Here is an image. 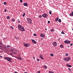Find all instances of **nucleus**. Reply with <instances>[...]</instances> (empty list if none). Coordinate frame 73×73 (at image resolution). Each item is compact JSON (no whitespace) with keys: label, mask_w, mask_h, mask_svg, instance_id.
<instances>
[{"label":"nucleus","mask_w":73,"mask_h":73,"mask_svg":"<svg viewBox=\"0 0 73 73\" xmlns=\"http://www.w3.org/2000/svg\"><path fill=\"white\" fill-rule=\"evenodd\" d=\"M18 27L19 29L22 32H24L25 31V29H24V27L23 26H22L21 25L19 24L18 25Z\"/></svg>","instance_id":"f257e3e1"},{"label":"nucleus","mask_w":73,"mask_h":73,"mask_svg":"<svg viewBox=\"0 0 73 73\" xmlns=\"http://www.w3.org/2000/svg\"><path fill=\"white\" fill-rule=\"evenodd\" d=\"M4 59L7 60L8 61H10V62H12V61H11L12 60V58L11 57L9 58V57H5Z\"/></svg>","instance_id":"f03ea898"},{"label":"nucleus","mask_w":73,"mask_h":73,"mask_svg":"<svg viewBox=\"0 0 73 73\" xmlns=\"http://www.w3.org/2000/svg\"><path fill=\"white\" fill-rule=\"evenodd\" d=\"M27 20L28 23L29 24H32V20L31 19H30V18H27Z\"/></svg>","instance_id":"7ed1b4c3"},{"label":"nucleus","mask_w":73,"mask_h":73,"mask_svg":"<svg viewBox=\"0 0 73 73\" xmlns=\"http://www.w3.org/2000/svg\"><path fill=\"white\" fill-rule=\"evenodd\" d=\"M48 14L45 13L44 14H42V16L44 17V18H46V17H48Z\"/></svg>","instance_id":"20e7f679"},{"label":"nucleus","mask_w":73,"mask_h":73,"mask_svg":"<svg viewBox=\"0 0 73 73\" xmlns=\"http://www.w3.org/2000/svg\"><path fill=\"white\" fill-rule=\"evenodd\" d=\"M70 60V58L68 57L66 58H65L64 60L66 61H69V60Z\"/></svg>","instance_id":"39448f33"},{"label":"nucleus","mask_w":73,"mask_h":73,"mask_svg":"<svg viewBox=\"0 0 73 73\" xmlns=\"http://www.w3.org/2000/svg\"><path fill=\"white\" fill-rule=\"evenodd\" d=\"M52 44L54 46H57V43L56 42H54L52 43Z\"/></svg>","instance_id":"423d86ee"},{"label":"nucleus","mask_w":73,"mask_h":73,"mask_svg":"<svg viewBox=\"0 0 73 73\" xmlns=\"http://www.w3.org/2000/svg\"><path fill=\"white\" fill-rule=\"evenodd\" d=\"M31 40H32V41L33 43H34V44H36V42L34 40L31 39Z\"/></svg>","instance_id":"0eeeda50"},{"label":"nucleus","mask_w":73,"mask_h":73,"mask_svg":"<svg viewBox=\"0 0 73 73\" xmlns=\"http://www.w3.org/2000/svg\"><path fill=\"white\" fill-rule=\"evenodd\" d=\"M40 36L41 37H45V35L42 34L40 35Z\"/></svg>","instance_id":"6e6552de"},{"label":"nucleus","mask_w":73,"mask_h":73,"mask_svg":"<svg viewBox=\"0 0 73 73\" xmlns=\"http://www.w3.org/2000/svg\"><path fill=\"white\" fill-rule=\"evenodd\" d=\"M23 5H24V6H28V4H27V3H23Z\"/></svg>","instance_id":"1a4fd4ad"},{"label":"nucleus","mask_w":73,"mask_h":73,"mask_svg":"<svg viewBox=\"0 0 73 73\" xmlns=\"http://www.w3.org/2000/svg\"><path fill=\"white\" fill-rule=\"evenodd\" d=\"M66 66H68V67H69V68H70V67H72V66L69 65V64H66Z\"/></svg>","instance_id":"9d476101"},{"label":"nucleus","mask_w":73,"mask_h":73,"mask_svg":"<svg viewBox=\"0 0 73 73\" xmlns=\"http://www.w3.org/2000/svg\"><path fill=\"white\" fill-rule=\"evenodd\" d=\"M28 44H24V46H25V47H28Z\"/></svg>","instance_id":"9b49d317"},{"label":"nucleus","mask_w":73,"mask_h":73,"mask_svg":"<svg viewBox=\"0 0 73 73\" xmlns=\"http://www.w3.org/2000/svg\"><path fill=\"white\" fill-rule=\"evenodd\" d=\"M16 58H17L19 60H21V58H19L17 57H16Z\"/></svg>","instance_id":"f8f14e48"},{"label":"nucleus","mask_w":73,"mask_h":73,"mask_svg":"<svg viewBox=\"0 0 73 73\" xmlns=\"http://www.w3.org/2000/svg\"><path fill=\"white\" fill-rule=\"evenodd\" d=\"M39 57L40 58H41V59H42V60H44V58H43V57L41 56V55L39 56Z\"/></svg>","instance_id":"ddd939ff"},{"label":"nucleus","mask_w":73,"mask_h":73,"mask_svg":"<svg viewBox=\"0 0 73 73\" xmlns=\"http://www.w3.org/2000/svg\"><path fill=\"white\" fill-rule=\"evenodd\" d=\"M72 13L70 14V16H73V12L72 11Z\"/></svg>","instance_id":"4468645a"},{"label":"nucleus","mask_w":73,"mask_h":73,"mask_svg":"<svg viewBox=\"0 0 73 73\" xmlns=\"http://www.w3.org/2000/svg\"><path fill=\"white\" fill-rule=\"evenodd\" d=\"M58 18L57 17L56 19H55V21H58Z\"/></svg>","instance_id":"2eb2a0df"},{"label":"nucleus","mask_w":73,"mask_h":73,"mask_svg":"<svg viewBox=\"0 0 73 73\" xmlns=\"http://www.w3.org/2000/svg\"><path fill=\"white\" fill-rule=\"evenodd\" d=\"M68 40H66L65 41H64V42L65 44H67V43H68Z\"/></svg>","instance_id":"dca6fc26"},{"label":"nucleus","mask_w":73,"mask_h":73,"mask_svg":"<svg viewBox=\"0 0 73 73\" xmlns=\"http://www.w3.org/2000/svg\"><path fill=\"white\" fill-rule=\"evenodd\" d=\"M68 69L70 71V72H71V73H72V71H72V70L70 68H68Z\"/></svg>","instance_id":"f3484780"},{"label":"nucleus","mask_w":73,"mask_h":73,"mask_svg":"<svg viewBox=\"0 0 73 73\" xmlns=\"http://www.w3.org/2000/svg\"><path fill=\"white\" fill-rule=\"evenodd\" d=\"M6 19H8V20H9L10 19V17H9V16H8L7 17Z\"/></svg>","instance_id":"a211bd4d"},{"label":"nucleus","mask_w":73,"mask_h":73,"mask_svg":"<svg viewBox=\"0 0 73 73\" xmlns=\"http://www.w3.org/2000/svg\"><path fill=\"white\" fill-rule=\"evenodd\" d=\"M58 21L59 23H61V19H59L58 20Z\"/></svg>","instance_id":"6ab92c4d"},{"label":"nucleus","mask_w":73,"mask_h":73,"mask_svg":"<svg viewBox=\"0 0 73 73\" xmlns=\"http://www.w3.org/2000/svg\"><path fill=\"white\" fill-rule=\"evenodd\" d=\"M43 68L45 69H47V67L46 66H43Z\"/></svg>","instance_id":"aec40b11"},{"label":"nucleus","mask_w":73,"mask_h":73,"mask_svg":"<svg viewBox=\"0 0 73 73\" xmlns=\"http://www.w3.org/2000/svg\"><path fill=\"white\" fill-rule=\"evenodd\" d=\"M61 34H63V35H65V33L64 32V31H62L61 32Z\"/></svg>","instance_id":"412c9836"},{"label":"nucleus","mask_w":73,"mask_h":73,"mask_svg":"<svg viewBox=\"0 0 73 73\" xmlns=\"http://www.w3.org/2000/svg\"><path fill=\"white\" fill-rule=\"evenodd\" d=\"M70 41H68L67 44H70Z\"/></svg>","instance_id":"4be33fe9"},{"label":"nucleus","mask_w":73,"mask_h":73,"mask_svg":"<svg viewBox=\"0 0 73 73\" xmlns=\"http://www.w3.org/2000/svg\"><path fill=\"white\" fill-rule=\"evenodd\" d=\"M63 46L62 45H61L60 46V48H63Z\"/></svg>","instance_id":"5701e85b"},{"label":"nucleus","mask_w":73,"mask_h":73,"mask_svg":"<svg viewBox=\"0 0 73 73\" xmlns=\"http://www.w3.org/2000/svg\"><path fill=\"white\" fill-rule=\"evenodd\" d=\"M3 4L4 5H7V2H4Z\"/></svg>","instance_id":"b1692460"},{"label":"nucleus","mask_w":73,"mask_h":73,"mask_svg":"<svg viewBox=\"0 0 73 73\" xmlns=\"http://www.w3.org/2000/svg\"><path fill=\"white\" fill-rule=\"evenodd\" d=\"M11 21H15V19H11Z\"/></svg>","instance_id":"393cba45"},{"label":"nucleus","mask_w":73,"mask_h":73,"mask_svg":"<svg viewBox=\"0 0 73 73\" xmlns=\"http://www.w3.org/2000/svg\"><path fill=\"white\" fill-rule=\"evenodd\" d=\"M25 13H23V15H22V16H23V17H24V16H25Z\"/></svg>","instance_id":"a878e982"},{"label":"nucleus","mask_w":73,"mask_h":73,"mask_svg":"<svg viewBox=\"0 0 73 73\" xmlns=\"http://www.w3.org/2000/svg\"><path fill=\"white\" fill-rule=\"evenodd\" d=\"M49 73H54V72H53L50 71H49Z\"/></svg>","instance_id":"bb28decb"},{"label":"nucleus","mask_w":73,"mask_h":73,"mask_svg":"<svg viewBox=\"0 0 73 73\" xmlns=\"http://www.w3.org/2000/svg\"><path fill=\"white\" fill-rule=\"evenodd\" d=\"M10 28L11 29H13V27L12 26H11L10 27Z\"/></svg>","instance_id":"cd10ccee"},{"label":"nucleus","mask_w":73,"mask_h":73,"mask_svg":"<svg viewBox=\"0 0 73 73\" xmlns=\"http://www.w3.org/2000/svg\"><path fill=\"white\" fill-rule=\"evenodd\" d=\"M50 56H53V54H50Z\"/></svg>","instance_id":"c85d7f7f"},{"label":"nucleus","mask_w":73,"mask_h":73,"mask_svg":"<svg viewBox=\"0 0 73 73\" xmlns=\"http://www.w3.org/2000/svg\"><path fill=\"white\" fill-rule=\"evenodd\" d=\"M39 18H41L42 17V16L41 15H40L39 16Z\"/></svg>","instance_id":"c756f323"},{"label":"nucleus","mask_w":73,"mask_h":73,"mask_svg":"<svg viewBox=\"0 0 73 73\" xmlns=\"http://www.w3.org/2000/svg\"><path fill=\"white\" fill-rule=\"evenodd\" d=\"M51 32H53L54 31V29H52L51 30Z\"/></svg>","instance_id":"7c9ffc66"},{"label":"nucleus","mask_w":73,"mask_h":73,"mask_svg":"<svg viewBox=\"0 0 73 73\" xmlns=\"http://www.w3.org/2000/svg\"><path fill=\"white\" fill-rule=\"evenodd\" d=\"M49 14H50V15H51V14H52V12H51V11H49Z\"/></svg>","instance_id":"2f4dec72"},{"label":"nucleus","mask_w":73,"mask_h":73,"mask_svg":"<svg viewBox=\"0 0 73 73\" xmlns=\"http://www.w3.org/2000/svg\"><path fill=\"white\" fill-rule=\"evenodd\" d=\"M65 55H66V56H68L69 54H65Z\"/></svg>","instance_id":"473e14b6"},{"label":"nucleus","mask_w":73,"mask_h":73,"mask_svg":"<svg viewBox=\"0 0 73 73\" xmlns=\"http://www.w3.org/2000/svg\"><path fill=\"white\" fill-rule=\"evenodd\" d=\"M34 36H36V34H34Z\"/></svg>","instance_id":"72a5a7b5"},{"label":"nucleus","mask_w":73,"mask_h":73,"mask_svg":"<svg viewBox=\"0 0 73 73\" xmlns=\"http://www.w3.org/2000/svg\"><path fill=\"white\" fill-rule=\"evenodd\" d=\"M18 23H20V21H18Z\"/></svg>","instance_id":"f704fd0d"},{"label":"nucleus","mask_w":73,"mask_h":73,"mask_svg":"<svg viewBox=\"0 0 73 73\" xmlns=\"http://www.w3.org/2000/svg\"><path fill=\"white\" fill-rule=\"evenodd\" d=\"M20 2H21V3H22V2H23V0H20Z\"/></svg>","instance_id":"c9c22d12"},{"label":"nucleus","mask_w":73,"mask_h":73,"mask_svg":"<svg viewBox=\"0 0 73 73\" xmlns=\"http://www.w3.org/2000/svg\"><path fill=\"white\" fill-rule=\"evenodd\" d=\"M1 45V44L0 43V45ZM0 47H3V46H0Z\"/></svg>","instance_id":"e433bc0d"},{"label":"nucleus","mask_w":73,"mask_h":73,"mask_svg":"<svg viewBox=\"0 0 73 73\" xmlns=\"http://www.w3.org/2000/svg\"><path fill=\"white\" fill-rule=\"evenodd\" d=\"M5 12H7V9H5Z\"/></svg>","instance_id":"4c0bfd02"},{"label":"nucleus","mask_w":73,"mask_h":73,"mask_svg":"<svg viewBox=\"0 0 73 73\" xmlns=\"http://www.w3.org/2000/svg\"><path fill=\"white\" fill-rule=\"evenodd\" d=\"M48 24H50V21H48Z\"/></svg>","instance_id":"58836bf2"},{"label":"nucleus","mask_w":73,"mask_h":73,"mask_svg":"<svg viewBox=\"0 0 73 73\" xmlns=\"http://www.w3.org/2000/svg\"><path fill=\"white\" fill-rule=\"evenodd\" d=\"M37 60L38 61H40V60H39V59H37Z\"/></svg>","instance_id":"ea45409f"},{"label":"nucleus","mask_w":73,"mask_h":73,"mask_svg":"<svg viewBox=\"0 0 73 73\" xmlns=\"http://www.w3.org/2000/svg\"><path fill=\"white\" fill-rule=\"evenodd\" d=\"M70 46H72V45H73V44L71 43L70 45Z\"/></svg>","instance_id":"a19ab883"},{"label":"nucleus","mask_w":73,"mask_h":73,"mask_svg":"<svg viewBox=\"0 0 73 73\" xmlns=\"http://www.w3.org/2000/svg\"><path fill=\"white\" fill-rule=\"evenodd\" d=\"M7 46V47H10V46H9L8 45Z\"/></svg>","instance_id":"79ce46f5"},{"label":"nucleus","mask_w":73,"mask_h":73,"mask_svg":"<svg viewBox=\"0 0 73 73\" xmlns=\"http://www.w3.org/2000/svg\"><path fill=\"white\" fill-rule=\"evenodd\" d=\"M11 51H13V49H11Z\"/></svg>","instance_id":"37998d69"},{"label":"nucleus","mask_w":73,"mask_h":73,"mask_svg":"<svg viewBox=\"0 0 73 73\" xmlns=\"http://www.w3.org/2000/svg\"><path fill=\"white\" fill-rule=\"evenodd\" d=\"M0 57H1V58H3V56H0Z\"/></svg>","instance_id":"c03bdc74"},{"label":"nucleus","mask_w":73,"mask_h":73,"mask_svg":"<svg viewBox=\"0 0 73 73\" xmlns=\"http://www.w3.org/2000/svg\"><path fill=\"white\" fill-rule=\"evenodd\" d=\"M33 58L34 59H35V56H34L33 57Z\"/></svg>","instance_id":"a18cd8bd"},{"label":"nucleus","mask_w":73,"mask_h":73,"mask_svg":"<svg viewBox=\"0 0 73 73\" xmlns=\"http://www.w3.org/2000/svg\"><path fill=\"white\" fill-rule=\"evenodd\" d=\"M10 54H11V55H12V54H13V53L12 54L11 53H10Z\"/></svg>","instance_id":"49530a36"},{"label":"nucleus","mask_w":73,"mask_h":73,"mask_svg":"<svg viewBox=\"0 0 73 73\" xmlns=\"http://www.w3.org/2000/svg\"><path fill=\"white\" fill-rule=\"evenodd\" d=\"M14 73H18V72H15Z\"/></svg>","instance_id":"de8ad7c7"},{"label":"nucleus","mask_w":73,"mask_h":73,"mask_svg":"<svg viewBox=\"0 0 73 73\" xmlns=\"http://www.w3.org/2000/svg\"><path fill=\"white\" fill-rule=\"evenodd\" d=\"M38 73H40V71H39V72H38Z\"/></svg>","instance_id":"09e8293b"},{"label":"nucleus","mask_w":73,"mask_h":73,"mask_svg":"<svg viewBox=\"0 0 73 73\" xmlns=\"http://www.w3.org/2000/svg\"><path fill=\"white\" fill-rule=\"evenodd\" d=\"M45 30L46 31V30H47V29H46V28H45Z\"/></svg>","instance_id":"8fccbe9b"},{"label":"nucleus","mask_w":73,"mask_h":73,"mask_svg":"<svg viewBox=\"0 0 73 73\" xmlns=\"http://www.w3.org/2000/svg\"><path fill=\"white\" fill-rule=\"evenodd\" d=\"M25 73H27V72H25Z\"/></svg>","instance_id":"3c124183"},{"label":"nucleus","mask_w":73,"mask_h":73,"mask_svg":"<svg viewBox=\"0 0 73 73\" xmlns=\"http://www.w3.org/2000/svg\"><path fill=\"white\" fill-rule=\"evenodd\" d=\"M14 54L15 55V54H16V53H14Z\"/></svg>","instance_id":"603ef678"},{"label":"nucleus","mask_w":73,"mask_h":73,"mask_svg":"<svg viewBox=\"0 0 73 73\" xmlns=\"http://www.w3.org/2000/svg\"><path fill=\"white\" fill-rule=\"evenodd\" d=\"M67 47H68V48H69V46H67Z\"/></svg>","instance_id":"864d4df0"},{"label":"nucleus","mask_w":73,"mask_h":73,"mask_svg":"<svg viewBox=\"0 0 73 73\" xmlns=\"http://www.w3.org/2000/svg\"><path fill=\"white\" fill-rule=\"evenodd\" d=\"M72 31H73V29H72Z\"/></svg>","instance_id":"5fc2aeb1"},{"label":"nucleus","mask_w":73,"mask_h":73,"mask_svg":"<svg viewBox=\"0 0 73 73\" xmlns=\"http://www.w3.org/2000/svg\"><path fill=\"white\" fill-rule=\"evenodd\" d=\"M1 23V22L0 21V23Z\"/></svg>","instance_id":"6e6d98bb"}]
</instances>
